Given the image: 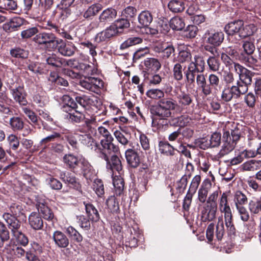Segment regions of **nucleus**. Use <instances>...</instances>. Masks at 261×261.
<instances>
[{"mask_svg":"<svg viewBox=\"0 0 261 261\" xmlns=\"http://www.w3.org/2000/svg\"><path fill=\"white\" fill-rule=\"evenodd\" d=\"M113 184L115 192L118 195H120L122 192L124 183L123 179L120 176H115L113 178Z\"/></svg>","mask_w":261,"mask_h":261,"instance_id":"nucleus-44","label":"nucleus"},{"mask_svg":"<svg viewBox=\"0 0 261 261\" xmlns=\"http://www.w3.org/2000/svg\"><path fill=\"white\" fill-rule=\"evenodd\" d=\"M105 114L103 112L99 113L96 111L92 113V112L88 109V115L86 118V125L92 126V125H98V123L102 121L103 119Z\"/></svg>","mask_w":261,"mask_h":261,"instance_id":"nucleus-19","label":"nucleus"},{"mask_svg":"<svg viewBox=\"0 0 261 261\" xmlns=\"http://www.w3.org/2000/svg\"><path fill=\"white\" fill-rule=\"evenodd\" d=\"M146 95L151 99H161L156 105L151 106L150 109L152 115V126L159 129L167 125L168 118L172 116L171 111L177 107L176 101L171 97L164 98V92L158 89L148 90Z\"/></svg>","mask_w":261,"mask_h":261,"instance_id":"nucleus-1","label":"nucleus"},{"mask_svg":"<svg viewBox=\"0 0 261 261\" xmlns=\"http://www.w3.org/2000/svg\"><path fill=\"white\" fill-rule=\"evenodd\" d=\"M219 210L221 213L231 210L228 203L227 196L224 193L221 195L220 200Z\"/></svg>","mask_w":261,"mask_h":261,"instance_id":"nucleus-58","label":"nucleus"},{"mask_svg":"<svg viewBox=\"0 0 261 261\" xmlns=\"http://www.w3.org/2000/svg\"><path fill=\"white\" fill-rule=\"evenodd\" d=\"M117 34L118 33L116 30V27L112 23L105 30L98 33L95 37V40L98 43L104 42Z\"/></svg>","mask_w":261,"mask_h":261,"instance_id":"nucleus-13","label":"nucleus"},{"mask_svg":"<svg viewBox=\"0 0 261 261\" xmlns=\"http://www.w3.org/2000/svg\"><path fill=\"white\" fill-rule=\"evenodd\" d=\"M60 137V134L58 133H54L53 134L42 139L40 141L39 145L42 147L45 148L49 143L55 141L56 139H59Z\"/></svg>","mask_w":261,"mask_h":261,"instance_id":"nucleus-52","label":"nucleus"},{"mask_svg":"<svg viewBox=\"0 0 261 261\" xmlns=\"http://www.w3.org/2000/svg\"><path fill=\"white\" fill-rule=\"evenodd\" d=\"M239 60L245 63L248 66L254 68L255 66H258V60L253 56L248 55H245L244 53H241L239 57Z\"/></svg>","mask_w":261,"mask_h":261,"instance_id":"nucleus-39","label":"nucleus"},{"mask_svg":"<svg viewBox=\"0 0 261 261\" xmlns=\"http://www.w3.org/2000/svg\"><path fill=\"white\" fill-rule=\"evenodd\" d=\"M59 177L65 184L73 188H78L79 183L73 174L68 171H60Z\"/></svg>","mask_w":261,"mask_h":261,"instance_id":"nucleus-23","label":"nucleus"},{"mask_svg":"<svg viewBox=\"0 0 261 261\" xmlns=\"http://www.w3.org/2000/svg\"><path fill=\"white\" fill-rule=\"evenodd\" d=\"M88 115V109L85 114L77 111L73 110L67 114L66 117L67 119L72 122L80 123L83 120H85V125H86V118Z\"/></svg>","mask_w":261,"mask_h":261,"instance_id":"nucleus-26","label":"nucleus"},{"mask_svg":"<svg viewBox=\"0 0 261 261\" xmlns=\"http://www.w3.org/2000/svg\"><path fill=\"white\" fill-rule=\"evenodd\" d=\"M95 134L96 129L94 127L84 125L78 128L75 134L81 143L92 149V147L95 146L97 144L92 137V135Z\"/></svg>","mask_w":261,"mask_h":261,"instance_id":"nucleus-5","label":"nucleus"},{"mask_svg":"<svg viewBox=\"0 0 261 261\" xmlns=\"http://www.w3.org/2000/svg\"><path fill=\"white\" fill-rule=\"evenodd\" d=\"M79 67L85 77L80 81V85L85 90L98 93L104 83L101 80L91 76L96 72V69L93 66L83 63L79 64Z\"/></svg>","mask_w":261,"mask_h":261,"instance_id":"nucleus-2","label":"nucleus"},{"mask_svg":"<svg viewBox=\"0 0 261 261\" xmlns=\"http://www.w3.org/2000/svg\"><path fill=\"white\" fill-rule=\"evenodd\" d=\"M152 19V16L148 11H143L138 16L139 22L143 27L149 26Z\"/></svg>","mask_w":261,"mask_h":261,"instance_id":"nucleus-35","label":"nucleus"},{"mask_svg":"<svg viewBox=\"0 0 261 261\" xmlns=\"http://www.w3.org/2000/svg\"><path fill=\"white\" fill-rule=\"evenodd\" d=\"M85 210L89 219L94 222L99 219V215L95 206L90 203H85Z\"/></svg>","mask_w":261,"mask_h":261,"instance_id":"nucleus-31","label":"nucleus"},{"mask_svg":"<svg viewBox=\"0 0 261 261\" xmlns=\"http://www.w3.org/2000/svg\"><path fill=\"white\" fill-rule=\"evenodd\" d=\"M57 48L62 56L70 57L74 55L76 48L71 42H65L62 39H58Z\"/></svg>","mask_w":261,"mask_h":261,"instance_id":"nucleus-11","label":"nucleus"},{"mask_svg":"<svg viewBox=\"0 0 261 261\" xmlns=\"http://www.w3.org/2000/svg\"><path fill=\"white\" fill-rule=\"evenodd\" d=\"M178 125L180 127L185 126H192L194 124L193 120L189 116L187 115H182L176 118Z\"/></svg>","mask_w":261,"mask_h":261,"instance_id":"nucleus-50","label":"nucleus"},{"mask_svg":"<svg viewBox=\"0 0 261 261\" xmlns=\"http://www.w3.org/2000/svg\"><path fill=\"white\" fill-rule=\"evenodd\" d=\"M191 67L197 70L198 73H202L205 69V61L203 58L198 55H196L189 64Z\"/></svg>","mask_w":261,"mask_h":261,"instance_id":"nucleus-29","label":"nucleus"},{"mask_svg":"<svg viewBox=\"0 0 261 261\" xmlns=\"http://www.w3.org/2000/svg\"><path fill=\"white\" fill-rule=\"evenodd\" d=\"M261 167V161L251 160L241 165V168L244 171H254Z\"/></svg>","mask_w":261,"mask_h":261,"instance_id":"nucleus-36","label":"nucleus"},{"mask_svg":"<svg viewBox=\"0 0 261 261\" xmlns=\"http://www.w3.org/2000/svg\"><path fill=\"white\" fill-rule=\"evenodd\" d=\"M245 55H251L255 50V45L251 40H246L243 42L242 45Z\"/></svg>","mask_w":261,"mask_h":261,"instance_id":"nucleus-63","label":"nucleus"},{"mask_svg":"<svg viewBox=\"0 0 261 261\" xmlns=\"http://www.w3.org/2000/svg\"><path fill=\"white\" fill-rule=\"evenodd\" d=\"M44 29L54 31L64 38L67 39H72L71 35L67 33L64 29L59 28L58 25L51 22H47L46 25L44 27Z\"/></svg>","mask_w":261,"mask_h":261,"instance_id":"nucleus-30","label":"nucleus"},{"mask_svg":"<svg viewBox=\"0 0 261 261\" xmlns=\"http://www.w3.org/2000/svg\"><path fill=\"white\" fill-rule=\"evenodd\" d=\"M53 239L56 244L59 247L65 248L69 244L68 238L61 231H55L53 234Z\"/></svg>","mask_w":261,"mask_h":261,"instance_id":"nucleus-28","label":"nucleus"},{"mask_svg":"<svg viewBox=\"0 0 261 261\" xmlns=\"http://www.w3.org/2000/svg\"><path fill=\"white\" fill-rule=\"evenodd\" d=\"M58 39L51 33L42 32L37 34L33 40L40 45H43L47 48L55 49L58 46Z\"/></svg>","mask_w":261,"mask_h":261,"instance_id":"nucleus-6","label":"nucleus"},{"mask_svg":"<svg viewBox=\"0 0 261 261\" xmlns=\"http://www.w3.org/2000/svg\"><path fill=\"white\" fill-rule=\"evenodd\" d=\"M66 232L69 236L77 242H81L83 240L81 234L73 227L69 226L66 229Z\"/></svg>","mask_w":261,"mask_h":261,"instance_id":"nucleus-56","label":"nucleus"},{"mask_svg":"<svg viewBox=\"0 0 261 261\" xmlns=\"http://www.w3.org/2000/svg\"><path fill=\"white\" fill-rule=\"evenodd\" d=\"M55 13L59 18L64 20L70 15L71 11L69 8L58 5Z\"/></svg>","mask_w":261,"mask_h":261,"instance_id":"nucleus-41","label":"nucleus"},{"mask_svg":"<svg viewBox=\"0 0 261 261\" xmlns=\"http://www.w3.org/2000/svg\"><path fill=\"white\" fill-rule=\"evenodd\" d=\"M125 158L128 164L133 168L137 167L140 164V158L136 152L132 149L125 151Z\"/></svg>","mask_w":261,"mask_h":261,"instance_id":"nucleus-22","label":"nucleus"},{"mask_svg":"<svg viewBox=\"0 0 261 261\" xmlns=\"http://www.w3.org/2000/svg\"><path fill=\"white\" fill-rule=\"evenodd\" d=\"M112 24L116 27V30L118 31V34L121 33L123 29L128 28L130 26L128 20L124 18L118 19Z\"/></svg>","mask_w":261,"mask_h":261,"instance_id":"nucleus-45","label":"nucleus"},{"mask_svg":"<svg viewBox=\"0 0 261 261\" xmlns=\"http://www.w3.org/2000/svg\"><path fill=\"white\" fill-rule=\"evenodd\" d=\"M46 62L48 65L53 67H59L62 65L60 59L55 54H51L47 59Z\"/></svg>","mask_w":261,"mask_h":261,"instance_id":"nucleus-60","label":"nucleus"},{"mask_svg":"<svg viewBox=\"0 0 261 261\" xmlns=\"http://www.w3.org/2000/svg\"><path fill=\"white\" fill-rule=\"evenodd\" d=\"M29 223L31 227L35 230L41 229L43 226V222L39 214L33 212L29 217Z\"/></svg>","mask_w":261,"mask_h":261,"instance_id":"nucleus-25","label":"nucleus"},{"mask_svg":"<svg viewBox=\"0 0 261 261\" xmlns=\"http://www.w3.org/2000/svg\"><path fill=\"white\" fill-rule=\"evenodd\" d=\"M196 72L197 73L196 69H194L189 65H188L187 70L185 72L188 83L190 84H194Z\"/></svg>","mask_w":261,"mask_h":261,"instance_id":"nucleus-54","label":"nucleus"},{"mask_svg":"<svg viewBox=\"0 0 261 261\" xmlns=\"http://www.w3.org/2000/svg\"><path fill=\"white\" fill-rule=\"evenodd\" d=\"M64 161L65 164L71 168H74L80 162L77 158L72 154H67L64 157Z\"/></svg>","mask_w":261,"mask_h":261,"instance_id":"nucleus-53","label":"nucleus"},{"mask_svg":"<svg viewBox=\"0 0 261 261\" xmlns=\"http://www.w3.org/2000/svg\"><path fill=\"white\" fill-rule=\"evenodd\" d=\"M106 161L107 162L106 167L108 170H110L113 174L115 171L117 172L119 174H121L122 166L121 162L117 156L112 155L110 161L108 158V160Z\"/></svg>","mask_w":261,"mask_h":261,"instance_id":"nucleus-17","label":"nucleus"},{"mask_svg":"<svg viewBox=\"0 0 261 261\" xmlns=\"http://www.w3.org/2000/svg\"><path fill=\"white\" fill-rule=\"evenodd\" d=\"M222 213L224 214L226 226L231 232H233L235 230V228L232 221V214L231 210L223 212Z\"/></svg>","mask_w":261,"mask_h":261,"instance_id":"nucleus-48","label":"nucleus"},{"mask_svg":"<svg viewBox=\"0 0 261 261\" xmlns=\"http://www.w3.org/2000/svg\"><path fill=\"white\" fill-rule=\"evenodd\" d=\"M11 93L14 100L20 105L26 106L28 101L25 98L26 94L23 85H18L10 89Z\"/></svg>","mask_w":261,"mask_h":261,"instance_id":"nucleus-12","label":"nucleus"},{"mask_svg":"<svg viewBox=\"0 0 261 261\" xmlns=\"http://www.w3.org/2000/svg\"><path fill=\"white\" fill-rule=\"evenodd\" d=\"M46 182L53 190H59L62 187V183L59 180L52 177L47 178Z\"/></svg>","mask_w":261,"mask_h":261,"instance_id":"nucleus-59","label":"nucleus"},{"mask_svg":"<svg viewBox=\"0 0 261 261\" xmlns=\"http://www.w3.org/2000/svg\"><path fill=\"white\" fill-rule=\"evenodd\" d=\"M3 218L7 223L12 236L22 230L23 226L21 222L18 220L15 217L7 213L3 215Z\"/></svg>","mask_w":261,"mask_h":261,"instance_id":"nucleus-8","label":"nucleus"},{"mask_svg":"<svg viewBox=\"0 0 261 261\" xmlns=\"http://www.w3.org/2000/svg\"><path fill=\"white\" fill-rule=\"evenodd\" d=\"M93 188L98 196L101 197L104 194V186L101 179L98 178L95 179L94 181Z\"/></svg>","mask_w":261,"mask_h":261,"instance_id":"nucleus-51","label":"nucleus"},{"mask_svg":"<svg viewBox=\"0 0 261 261\" xmlns=\"http://www.w3.org/2000/svg\"><path fill=\"white\" fill-rule=\"evenodd\" d=\"M113 138L101 139L100 142L101 146L97 143L95 146L92 147V149L95 151L100 158L107 161L109 155L113 153H116L119 151V147L113 143Z\"/></svg>","mask_w":261,"mask_h":261,"instance_id":"nucleus-4","label":"nucleus"},{"mask_svg":"<svg viewBox=\"0 0 261 261\" xmlns=\"http://www.w3.org/2000/svg\"><path fill=\"white\" fill-rule=\"evenodd\" d=\"M144 72L148 73L155 72L161 67V64L158 59L154 58H148L143 62Z\"/></svg>","mask_w":261,"mask_h":261,"instance_id":"nucleus-14","label":"nucleus"},{"mask_svg":"<svg viewBox=\"0 0 261 261\" xmlns=\"http://www.w3.org/2000/svg\"><path fill=\"white\" fill-rule=\"evenodd\" d=\"M256 27L253 24L244 25L240 30V38H243L253 35L256 31Z\"/></svg>","mask_w":261,"mask_h":261,"instance_id":"nucleus-34","label":"nucleus"},{"mask_svg":"<svg viewBox=\"0 0 261 261\" xmlns=\"http://www.w3.org/2000/svg\"><path fill=\"white\" fill-rule=\"evenodd\" d=\"M160 152L166 155L171 156L174 154V148L167 141H160L159 143Z\"/></svg>","mask_w":261,"mask_h":261,"instance_id":"nucleus-38","label":"nucleus"},{"mask_svg":"<svg viewBox=\"0 0 261 261\" xmlns=\"http://www.w3.org/2000/svg\"><path fill=\"white\" fill-rule=\"evenodd\" d=\"M77 102L83 107L86 108L89 106L92 105L94 102L93 100L89 96L84 95L82 97L76 98Z\"/></svg>","mask_w":261,"mask_h":261,"instance_id":"nucleus-64","label":"nucleus"},{"mask_svg":"<svg viewBox=\"0 0 261 261\" xmlns=\"http://www.w3.org/2000/svg\"><path fill=\"white\" fill-rule=\"evenodd\" d=\"M208 83L213 93L218 91V88L220 83V80L218 76L214 74H211L208 76Z\"/></svg>","mask_w":261,"mask_h":261,"instance_id":"nucleus-55","label":"nucleus"},{"mask_svg":"<svg viewBox=\"0 0 261 261\" xmlns=\"http://www.w3.org/2000/svg\"><path fill=\"white\" fill-rule=\"evenodd\" d=\"M54 4L53 0H39L38 5L33 8L32 14L35 17H40L49 10Z\"/></svg>","mask_w":261,"mask_h":261,"instance_id":"nucleus-9","label":"nucleus"},{"mask_svg":"<svg viewBox=\"0 0 261 261\" xmlns=\"http://www.w3.org/2000/svg\"><path fill=\"white\" fill-rule=\"evenodd\" d=\"M242 27H243V21L238 20L228 23L225 25L224 30L228 35H238L240 37V30Z\"/></svg>","mask_w":261,"mask_h":261,"instance_id":"nucleus-21","label":"nucleus"},{"mask_svg":"<svg viewBox=\"0 0 261 261\" xmlns=\"http://www.w3.org/2000/svg\"><path fill=\"white\" fill-rule=\"evenodd\" d=\"M249 208L251 212L254 214H258L261 212V200H251L249 203Z\"/></svg>","mask_w":261,"mask_h":261,"instance_id":"nucleus-57","label":"nucleus"},{"mask_svg":"<svg viewBox=\"0 0 261 261\" xmlns=\"http://www.w3.org/2000/svg\"><path fill=\"white\" fill-rule=\"evenodd\" d=\"M238 213L243 222H247L248 221L250 215L247 208L244 206H240L236 207Z\"/></svg>","mask_w":261,"mask_h":261,"instance_id":"nucleus-62","label":"nucleus"},{"mask_svg":"<svg viewBox=\"0 0 261 261\" xmlns=\"http://www.w3.org/2000/svg\"><path fill=\"white\" fill-rule=\"evenodd\" d=\"M183 69L182 66L179 63H176L173 69L174 78L177 81H180L183 78Z\"/></svg>","mask_w":261,"mask_h":261,"instance_id":"nucleus-61","label":"nucleus"},{"mask_svg":"<svg viewBox=\"0 0 261 261\" xmlns=\"http://www.w3.org/2000/svg\"><path fill=\"white\" fill-rule=\"evenodd\" d=\"M23 19L20 17L15 18L12 19L8 24H5L3 28L5 30L12 31L15 29L20 27L23 24Z\"/></svg>","mask_w":261,"mask_h":261,"instance_id":"nucleus-42","label":"nucleus"},{"mask_svg":"<svg viewBox=\"0 0 261 261\" xmlns=\"http://www.w3.org/2000/svg\"><path fill=\"white\" fill-rule=\"evenodd\" d=\"M223 138L224 141L220 150V153L222 155H224L231 152L234 148L236 143L231 140L230 133L228 131L224 132Z\"/></svg>","mask_w":261,"mask_h":261,"instance_id":"nucleus-15","label":"nucleus"},{"mask_svg":"<svg viewBox=\"0 0 261 261\" xmlns=\"http://www.w3.org/2000/svg\"><path fill=\"white\" fill-rule=\"evenodd\" d=\"M11 128L14 131L20 130L23 127L24 123L21 118L18 117H13L10 119Z\"/></svg>","mask_w":261,"mask_h":261,"instance_id":"nucleus-46","label":"nucleus"},{"mask_svg":"<svg viewBox=\"0 0 261 261\" xmlns=\"http://www.w3.org/2000/svg\"><path fill=\"white\" fill-rule=\"evenodd\" d=\"M102 6L100 4H94L89 6L84 12L83 16L86 19H91L95 16L100 10Z\"/></svg>","mask_w":261,"mask_h":261,"instance_id":"nucleus-32","label":"nucleus"},{"mask_svg":"<svg viewBox=\"0 0 261 261\" xmlns=\"http://www.w3.org/2000/svg\"><path fill=\"white\" fill-rule=\"evenodd\" d=\"M234 70L239 75V81L236 84L246 93L248 90V86L252 82L253 73L239 63H234Z\"/></svg>","mask_w":261,"mask_h":261,"instance_id":"nucleus-3","label":"nucleus"},{"mask_svg":"<svg viewBox=\"0 0 261 261\" xmlns=\"http://www.w3.org/2000/svg\"><path fill=\"white\" fill-rule=\"evenodd\" d=\"M169 9L174 13L182 11L185 9V4L182 0H172L168 4Z\"/></svg>","mask_w":261,"mask_h":261,"instance_id":"nucleus-40","label":"nucleus"},{"mask_svg":"<svg viewBox=\"0 0 261 261\" xmlns=\"http://www.w3.org/2000/svg\"><path fill=\"white\" fill-rule=\"evenodd\" d=\"M217 207L216 206L206 205L201 212V217L203 221H211L216 217Z\"/></svg>","mask_w":261,"mask_h":261,"instance_id":"nucleus-24","label":"nucleus"},{"mask_svg":"<svg viewBox=\"0 0 261 261\" xmlns=\"http://www.w3.org/2000/svg\"><path fill=\"white\" fill-rule=\"evenodd\" d=\"M233 201L236 207L244 206L248 201L246 195L240 191H237L233 194Z\"/></svg>","mask_w":261,"mask_h":261,"instance_id":"nucleus-37","label":"nucleus"},{"mask_svg":"<svg viewBox=\"0 0 261 261\" xmlns=\"http://www.w3.org/2000/svg\"><path fill=\"white\" fill-rule=\"evenodd\" d=\"M81 170L83 176L87 180H91L95 176V172L92 166L85 159L80 160Z\"/></svg>","mask_w":261,"mask_h":261,"instance_id":"nucleus-20","label":"nucleus"},{"mask_svg":"<svg viewBox=\"0 0 261 261\" xmlns=\"http://www.w3.org/2000/svg\"><path fill=\"white\" fill-rule=\"evenodd\" d=\"M38 212L41 214L44 219L47 220H52L54 215L49 207L42 202H38L37 204Z\"/></svg>","mask_w":261,"mask_h":261,"instance_id":"nucleus-33","label":"nucleus"},{"mask_svg":"<svg viewBox=\"0 0 261 261\" xmlns=\"http://www.w3.org/2000/svg\"><path fill=\"white\" fill-rule=\"evenodd\" d=\"M177 98L178 102H176L177 105H178L183 110H187L188 107L191 105H194L192 97L189 93L182 92L177 96Z\"/></svg>","mask_w":261,"mask_h":261,"instance_id":"nucleus-18","label":"nucleus"},{"mask_svg":"<svg viewBox=\"0 0 261 261\" xmlns=\"http://www.w3.org/2000/svg\"><path fill=\"white\" fill-rule=\"evenodd\" d=\"M245 93L238 86L235 85L231 87H226L222 92L221 98L224 101H229L233 98H238L241 95Z\"/></svg>","mask_w":261,"mask_h":261,"instance_id":"nucleus-7","label":"nucleus"},{"mask_svg":"<svg viewBox=\"0 0 261 261\" xmlns=\"http://www.w3.org/2000/svg\"><path fill=\"white\" fill-rule=\"evenodd\" d=\"M10 238L9 232L5 225L0 222V247L4 245L5 242Z\"/></svg>","mask_w":261,"mask_h":261,"instance_id":"nucleus-49","label":"nucleus"},{"mask_svg":"<svg viewBox=\"0 0 261 261\" xmlns=\"http://www.w3.org/2000/svg\"><path fill=\"white\" fill-rule=\"evenodd\" d=\"M196 82L197 89L200 90L202 95L207 96L213 93L208 83H207L206 75L203 73H198L196 75Z\"/></svg>","mask_w":261,"mask_h":261,"instance_id":"nucleus-10","label":"nucleus"},{"mask_svg":"<svg viewBox=\"0 0 261 261\" xmlns=\"http://www.w3.org/2000/svg\"><path fill=\"white\" fill-rule=\"evenodd\" d=\"M223 39L224 34L222 32H210L208 33L207 42L214 46H219Z\"/></svg>","mask_w":261,"mask_h":261,"instance_id":"nucleus-27","label":"nucleus"},{"mask_svg":"<svg viewBox=\"0 0 261 261\" xmlns=\"http://www.w3.org/2000/svg\"><path fill=\"white\" fill-rule=\"evenodd\" d=\"M117 11L112 7L106 8L102 11L99 16V21L102 23L111 22L116 18Z\"/></svg>","mask_w":261,"mask_h":261,"instance_id":"nucleus-16","label":"nucleus"},{"mask_svg":"<svg viewBox=\"0 0 261 261\" xmlns=\"http://www.w3.org/2000/svg\"><path fill=\"white\" fill-rule=\"evenodd\" d=\"M185 22L181 17H174L170 21V26L173 30L180 31L185 27Z\"/></svg>","mask_w":261,"mask_h":261,"instance_id":"nucleus-43","label":"nucleus"},{"mask_svg":"<svg viewBox=\"0 0 261 261\" xmlns=\"http://www.w3.org/2000/svg\"><path fill=\"white\" fill-rule=\"evenodd\" d=\"M108 208L112 213H117L119 210L118 202L114 196H110L106 201Z\"/></svg>","mask_w":261,"mask_h":261,"instance_id":"nucleus-47","label":"nucleus"}]
</instances>
